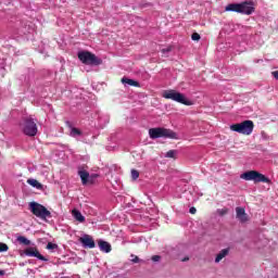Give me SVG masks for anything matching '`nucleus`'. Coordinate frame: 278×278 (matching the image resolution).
<instances>
[{
  "label": "nucleus",
  "mask_w": 278,
  "mask_h": 278,
  "mask_svg": "<svg viewBox=\"0 0 278 278\" xmlns=\"http://www.w3.org/2000/svg\"><path fill=\"white\" fill-rule=\"evenodd\" d=\"M226 12H237L238 14H245L251 16L255 12V3L253 1H244L241 3H230L225 8Z\"/></svg>",
  "instance_id": "1"
},
{
  "label": "nucleus",
  "mask_w": 278,
  "mask_h": 278,
  "mask_svg": "<svg viewBox=\"0 0 278 278\" xmlns=\"http://www.w3.org/2000/svg\"><path fill=\"white\" fill-rule=\"evenodd\" d=\"M149 136L151 140H157V138H168L169 140H178L177 132L164 127L150 128Z\"/></svg>",
  "instance_id": "2"
},
{
  "label": "nucleus",
  "mask_w": 278,
  "mask_h": 278,
  "mask_svg": "<svg viewBox=\"0 0 278 278\" xmlns=\"http://www.w3.org/2000/svg\"><path fill=\"white\" fill-rule=\"evenodd\" d=\"M240 179L244 181H253L254 184H270V178L257 170H248L240 175Z\"/></svg>",
  "instance_id": "3"
},
{
  "label": "nucleus",
  "mask_w": 278,
  "mask_h": 278,
  "mask_svg": "<svg viewBox=\"0 0 278 278\" xmlns=\"http://www.w3.org/2000/svg\"><path fill=\"white\" fill-rule=\"evenodd\" d=\"M78 60L87 66H101V64H103V60L90 51L78 52Z\"/></svg>",
  "instance_id": "4"
},
{
  "label": "nucleus",
  "mask_w": 278,
  "mask_h": 278,
  "mask_svg": "<svg viewBox=\"0 0 278 278\" xmlns=\"http://www.w3.org/2000/svg\"><path fill=\"white\" fill-rule=\"evenodd\" d=\"M254 127H255V124H253V121L251 119L230 125L231 131H236L237 134H242L243 136H251V134H253Z\"/></svg>",
  "instance_id": "5"
},
{
  "label": "nucleus",
  "mask_w": 278,
  "mask_h": 278,
  "mask_svg": "<svg viewBox=\"0 0 278 278\" xmlns=\"http://www.w3.org/2000/svg\"><path fill=\"white\" fill-rule=\"evenodd\" d=\"M29 210L34 216L37 218H41V220H47V218H51V211H48L45 205L38 202H30Z\"/></svg>",
  "instance_id": "6"
},
{
  "label": "nucleus",
  "mask_w": 278,
  "mask_h": 278,
  "mask_svg": "<svg viewBox=\"0 0 278 278\" xmlns=\"http://www.w3.org/2000/svg\"><path fill=\"white\" fill-rule=\"evenodd\" d=\"M164 99H170L172 101H176V103H181L182 105H192V101L186 99L184 93L177 92L175 90H165L163 92Z\"/></svg>",
  "instance_id": "7"
},
{
  "label": "nucleus",
  "mask_w": 278,
  "mask_h": 278,
  "mask_svg": "<svg viewBox=\"0 0 278 278\" xmlns=\"http://www.w3.org/2000/svg\"><path fill=\"white\" fill-rule=\"evenodd\" d=\"M22 131L25 136L34 138L38 134V125L31 117H25L22 124Z\"/></svg>",
  "instance_id": "8"
},
{
  "label": "nucleus",
  "mask_w": 278,
  "mask_h": 278,
  "mask_svg": "<svg viewBox=\"0 0 278 278\" xmlns=\"http://www.w3.org/2000/svg\"><path fill=\"white\" fill-rule=\"evenodd\" d=\"M24 254L27 255V257H37V260H40L41 262H49V258L40 254V251H38V248H35V247H29L25 249Z\"/></svg>",
  "instance_id": "9"
},
{
  "label": "nucleus",
  "mask_w": 278,
  "mask_h": 278,
  "mask_svg": "<svg viewBox=\"0 0 278 278\" xmlns=\"http://www.w3.org/2000/svg\"><path fill=\"white\" fill-rule=\"evenodd\" d=\"M79 242L83 244L85 249H94L97 244L94 243V239L90 237V235H85L79 239Z\"/></svg>",
  "instance_id": "10"
},
{
  "label": "nucleus",
  "mask_w": 278,
  "mask_h": 278,
  "mask_svg": "<svg viewBox=\"0 0 278 278\" xmlns=\"http://www.w3.org/2000/svg\"><path fill=\"white\" fill-rule=\"evenodd\" d=\"M236 214H237V219L244 224V223H249V215L247 214V211L244 210V207H236Z\"/></svg>",
  "instance_id": "11"
},
{
  "label": "nucleus",
  "mask_w": 278,
  "mask_h": 278,
  "mask_svg": "<svg viewBox=\"0 0 278 278\" xmlns=\"http://www.w3.org/2000/svg\"><path fill=\"white\" fill-rule=\"evenodd\" d=\"M229 255V248L223 249L215 257V264L220 263L225 257Z\"/></svg>",
  "instance_id": "12"
},
{
  "label": "nucleus",
  "mask_w": 278,
  "mask_h": 278,
  "mask_svg": "<svg viewBox=\"0 0 278 278\" xmlns=\"http://www.w3.org/2000/svg\"><path fill=\"white\" fill-rule=\"evenodd\" d=\"M100 251L104 253H110L112 251V245L108 241H99Z\"/></svg>",
  "instance_id": "13"
},
{
  "label": "nucleus",
  "mask_w": 278,
  "mask_h": 278,
  "mask_svg": "<svg viewBox=\"0 0 278 278\" xmlns=\"http://www.w3.org/2000/svg\"><path fill=\"white\" fill-rule=\"evenodd\" d=\"M78 175L81 179L83 186H86V184H88V179H90V173H88L86 170H79Z\"/></svg>",
  "instance_id": "14"
},
{
  "label": "nucleus",
  "mask_w": 278,
  "mask_h": 278,
  "mask_svg": "<svg viewBox=\"0 0 278 278\" xmlns=\"http://www.w3.org/2000/svg\"><path fill=\"white\" fill-rule=\"evenodd\" d=\"M72 214H73L75 220H78V223H86V217H84V215H81V212H79L77 210H73Z\"/></svg>",
  "instance_id": "15"
},
{
  "label": "nucleus",
  "mask_w": 278,
  "mask_h": 278,
  "mask_svg": "<svg viewBox=\"0 0 278 278\" xmlns=\"http://www.w3.org/2000/svg\"><path fill=\"white\" fill-rule=\"evenodd\" d=\"M122 84H127L128 86H134L135 88L140 87V83L127 77L122 78Z\"/></svg>",
  "instance_id": "16"
},
{
  "label": "nucleus",
  "mask_w": 278,
  "mask_h": 278,
  "mask_svg": "<svg viewBox=\"0 0 278 278\" xmlns=\"http://www.w3.org/2000/svg\"><path fill=\"white\" fill-rule=\"evenodd\" d=\"M27 184H29V186L36 188L37 190H42V184H40L38 180L34 178L28 179Z\"/></svg>",
  "instance_id": "17"
},
{
  "label": "nucleus",
  "mask_w": 278,
  "mask_h": 278,
  "mask_svg": "<svg viewBox=\"0 0 278 278\" xmlns=\"http://www.w3.org/2000/svg\"><path fill=\"white\" fill-rule=\"evenodd\" d=\"M17 242H20V244H24V247H29V244H31V241L23 236L17 237Z\"/></svg>",
  "instance_id": "18"
},
{
  "label": "nucleus",
  "mask_w": 278,
  "mask_h": 278,
  "mask_svg": "<svg viewBox=\"0 0 278 278\" xmlns=\"http://www.w3.org/2000/svg\"><path fill=\"white\" fill-rule=\"evenodd\" d=\"M8 251H10V247L3 242H0V253H8Z\"/></svg>",
  "instance_id": "19"
},
{
  "label": "nucleus",
  "mask_w": 278,
  "mask_h": 278,
  "mask_svg": "<svg viewBox=\"0 0 278 278\" xmlns=\"http://www.w3.org/2000/svg\"><path fill=\"white\" fill-rule=\"evenodd\" d=\"M175 155H177V151H175V150H169V151H167L165 157H169V159H172V160H175Z\"/></svg>",
  "instance_id": "20"
},
{
  "label": "nucleus",
  "mask_w": 278,
  "mask_h": 278,
  "mask_svg": "<svg viewBox=\"0 0 278 278\" xmlns=\"http://www.w3.org/2000/svg\"><path fill=\"white\" fill-rule=\"evenodd\" d=\"M138 177H140V172H138L137 169H131V179L136 181Z\"/></svg>",
  "instance_id": "21"
},
{
  "label": "nucleus",
  "mask_w": 278,
  "mask_h": 278,
  "mask_svg": "<svg viewBox=\"0 0 278 278\" xmlns=\"http://www.w3.org/2000/svg\"><path fill=\"white\" fill-rule=\"evenodd\" d=\"M46 249H48V251H55V249H58V244L48 242Z\"/></svg>",
  "instance_id": "22"
},
{
  "label": "nucleus",
  "mask_w": 278,
  "mask_h": 278,
  "mask_svg": "<svg viewBox=\"0 0 278 278\" xmlns=\"http://www.w3.org/2000/svg\"><path fill=\"white\" fill-rule=\"evenodd\" d=\"M217 214H219L220 216H225L226 214H229V208L224 207V208L217 210Z\"/></svg>",
  "instance_id": "23"
},
{
  "label": "nucleus",
  "mask_w": 278,
  "mask_h": 278,
  "mask_svg": "<svg viewBox=\"0 0 278 278\" xmlns=\"http://www.w3.org/2000/svg\"><path fill=\"white\" fill-rule=\"evenodd\" d=\"M71 136H81V130L78 128H72Z\"/></svg>",
  "instance_id": "24"
},
{
  "label": "nucleus",
  "mask_w": 278,
  "mask_h": 278,
  "mask_svg": "<svg viewBox=\"0 0 278 278\" xmlns=\"http://www.w3.org/2000/svg\"><path fill=\"white\" fill-rule=\"evenodd\" d=\"M170 51H173V47L168 46L167 48H163L161 50V53H163L164 55H166V53H170Z\"/></svg>",
  "instance_id": "25"
},
{
  "label": "nucleus",
  "mask_w": 278,
  "mask_h": 278,
  "mask_svg": "<svg viewBox=\"0 0 278 278\" xmlns=\"http://www.w3.org/2000/svg\"><path fill=\"white\" fill-rule=\"evenodd\" d=\"M191 39L195 40V41H199V40H201V35H199V33H193L191 35Z\"/></svg>",
  "instance_id": "26"
},
{
  "label": "nucleus",
  "mask_w": 278,
  "mask_h": 278,
  "mask_svg": "<svg viewBox=\"0 0 278 278\" xmlns=\"http://www.w3.org/2000/svg\"><path fill=\"white\" fill-rule=\"evenodd\" d=\"M131 257H134V258L131 260L132 264H138V263L140 262V257H138V256H136V255H134V254H131Z\"/></svg>",
  "instance_id": "27"
},
{
  "label": "nucleus",
  "mask_w": 278,
  "mask_h": 278,
  "mask_svg": "<svg viewBox=\"0 0 278 278\" xmlns=\"http://www.w3.org/2000/svg\"><path fill=\"white\" fill-rule=\"evenodd\" d=\"M151 260H152V262H160V260H162V256H160V255H153V256L151 257Z\"/></svg>",
  "instance_id": "28"
},
{
  "label": "nucleus",
  "mask_w": 278,
  "mask_h": 278,
  "mask_svg": "<svg viewBox=\"0 0 278 278\" xmlns=\"http://www.w3.org/2000/svg\"><path fill=\"white\" fill-rule=\"evenodd\" d=\"M190 214H197V207L192 206L189 208Z\"/></svg>",
  "instance_id": "29"
},
{
  "label": "nucleus",
  "mask_w": 278,
  "mask_h": 278,
  "mask_svg": "<svg viewBox=\"0 0 278 278\" xmlns=\"http://www.w3.org/2000/svg\"><path fill=\"white\" fill-rule=\"evenodd\" d=\"M271 75L278 80V71L273 72Z\"/></svg>",
  "instance_id": "30"
},
{
  "label": "nucleus",
  "mask_w": 278,
  "mask_h": 278,
  "mask_svg": "<svg viewBox=\"0 0 278 278\" xmlns=\"http://www.w3.org/2000/svg\"><path fill=\"white\" fill-rule=\"evenodd\" d=\"M3 275H5L4 270H0V277H3Z\"/></svg>",
  "instance_id": "31"
},
{
  "label": "nucleus",
  "mask_w": 278,
  "mask_h": 278,
  "mask_svg": "<svg viewBox=\"0 0 278 278\" xmlns=\"http://www.w3.org/2000/svg\"><path fill=\"white\" fill-rule=\"evenodd\" d=\"M188 260H190L189 257H185L182 258V262H188Z\"/></svg>",
  "instance_id": "32"
}]
</instances>
